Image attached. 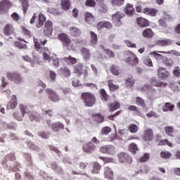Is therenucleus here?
Wrapping results in <instances>:
<instances>
[{
    "label": "nucleus",
    "instance_id": "obj_1",
    "mask_svg": "<svg viewBox=\"0 0 180 180\" xmlns=\"http://www.w3.org/2000/svg\"><path fill=\"white\" fill-rule=\"evenodd\" d=\"M161 53L162 54H171L172 56H180V53L178 52L177 51H153L149 53V56H151L152 57H154L155 60L160 62L164 63L165 65L167 66H170L174 64V60L172 59L166 58L165 56L158 53Z\"/></svg>",
    "mask_w": 180,
    "mask_h": 180
},
{
    "label": "nucleus",
    "instance_id": "obj_2",
    "mask_svg": "<svg viewBox=\"0 0 180 180\" xmlns=\"http://www.w3.org/2000/svg\"><path fill=\"white\" fill-rule=\"evenodd\" d=\"M58 39L62 42L64 49L68 50L69 51L74 50V45L72 44V41H71L70 37H68L67 34H59Z\"/></svg>",
    "mask_w": 180,
    "mask_h": 180
},
{
    "label": "nucleus",
    "instance_id": "obj_3",
    "mask_svg": "<svg viewBox=\"0 0 180 180\" xmlns=\"http://www.w3.org/2000/svg\"><path fill=\"white\" fill-rule=\"evenodd\" d=\"M82 99L84 100L85 106H88L89 108L94 106L96 102V98L91 93H83L82 94Z\"/></svg>",
    "mask_w": 180,
    "mask_h": 180
},
{
    "label": "nucleus",
    "instance_id": "obj_4",
    "mask_svg": "<svg viewBox=\"0 0 180 180\" xmlns=\"http://www.w3.org/2000/svg\"><path fill=\"white\" fill-rule=\"evenodd\" d=\"M7 78L15 84H22L23 82V77L18 72H8Z\"/></svg>",
    "mask_w": 180,
    "mask_h": 180
},
{
    "label": "nucleus",
    "instance_id": "obj_5",
    "mask_svg": "<svg viewBox=\"0 0 180 180\" xmlns=\"http://www.w3.org/2000/svg\"><path fill=\"white\" fill-rule=\"evenodd\" d=\"M100 153L108 154V155H114V154H116V148L112 145L101 146L100 148Z\"/></svg>",
    "mask_w": 180,
    "mask_h": 180
},
{
    "label": "nucleus",
    "instance_id": "obj_6",
    "mask_svg": "<svg viewBox=\"0 0 180 180\" xmlns=\"http://www.w3.org/2000/svg\"><path fill=\"white\" fill-rule=\"evenodd\" d=\"M124 18V13L117 11L112 15V22L115 26H122V19Z\"/></svg>",
    "mask_w": 180,
    "mask_h": 180
},
{
    "label": "nucleus",
    "instance_id": "obj_7",
    "mask_svg": "<svg viewBox=\"0 0 180 180\" xmlns=\"http://www.w3.org/2000/svg\"><path fill=\"white\" fill-rule=\"evenodd\" d=\"M20 110L22 112V116L19 115V114L18 112H14L13 114V117H15V119H17V120H18L19 122H22V120H23V116H25V115H27V113H29V108H27V107H26L23 105H20Z\"/></svg>",
    "mask_w": 180,
    "mask_h": 180
},
{
    "label": "nucleus",
    "instance_id": "obj_8",
    "mask_svg": "<svg viewBox=\"0 0 180 180\" xmlns=\"http://www.w3.org/2000/svg\"><path fill=\"white\" fill-rule=\"evenodd\" d=\"M12 6V2L9 0H3L0 2V13L4 14Z\"/></svg>",
    "mask_w": 180,
    "mask_h": 180
},
{
    "label": "nucleus",
    "instance_id": "obj_9",
    "mask_svg": "<svg viewBox=\"0 0 180 180\" xmlns=\"http://www.w3.org/2000/svg\"><path fill=\"white\" fill-rule=\"evenodd\" d=\"M126 63L130 65H137L139 64V58L133 52H129V56L125 59Z\"/></svg>",
    "mask_w": 180,
    "mask_h": 180
},
{
    "label": "nucleus",
    "instance_id": "obj_10",
    "mask_svg": "<svg viewBox=\"0 0 180 180\" xmlns=\"http://www.w3.org/2000/svg\"><path fill=\"white\" fill-rule=\"evenodd\" d=\"M46 93L49 96L50 101L52 102H60V96L56 94V91H53L51 89H47L46 90Z\"/></svg>",
    "mask_w": 180,
    "mask_h": 180
},
{
    "label": "nucleus",
    "instance_id": "obj_11",
    "mask_svg": "<svg viewBox=\"0 0 180 180\" xmlns=\"http://www.w3.org/2000/svg\"><path fill=\"white\" fill-rule=\"evenodd\" d=\"M44 34L45 36L50 37L53 34V22L47 21L44 27Z\"/></svg>",
    "mask_w": 180,
    "mask_h": 180
},
{
    "label": "nucleus",
    "instance_id": "obj_12",
    "mask_svg": "<svg viewBox=\"0 0 180 180\" xmlns=\"http://www.w3.org/2000/svg\"><path fill=\"white\" fill-rule=\"evenodd\" d=\"M83 150L84 153L91 154V153H94L96 150V146L92 143V142H88L83 145Z\"/></svg>",
    "mask_w": 180,
    "mask_h": 180
},
{
    "label": "nucleus",
    "instance_id": "obj_13",
    "mask_svg": "<svg viewBox=\"0 0 180 180\" xmlns=\"http://www.w3.org/2000/svg\"><path fill=\"white\" fill-rule=\"evenodd\" d=\"M96 27L98 30H102V29H107L108 30H110L112 29V23L109 21H101L97 23Z\"/></svg>",
    "mask_w": 180,
    "mask_h": 180
},
{
    "label": "nucleus",
    "instance_id": "obj_14",
    "mask_svg": "<svg viewBox=\"0 0 180 180\" xmlns=\"http://www.w3.org/2000/svg\"><path fill=\"white\" fill-rule=\"evenodd\" d=\"M158 75L160 79H167L169 77V72L164 68H160L158 70Z\"/></svg>",
    "mask_w": 180,
    "mask_h": 180
},
{
    "label": "nucleus",
    "instance_id": "obj_15",
    "mask_svg": "<svg viewBox=\"0 0 180 180\" xmlns=\"http://www.w3.org/2000/svg\"><path fill=\"white\" fill-rule=\"evenodd\" d=\"M124 12L125 14H127V16H129V18L133 17L134 13H136V11H134V8L133 7V5L130 4H127L124 8Z\"/></svg>",
    "mask_w": 180,
    "mask_h": 180
},
{
    "label": "nucleus",
    "instance_id": "obj_16",
    "mask_svg": "<svg viewBox=\"0 0 180 180\" xmlns=\"http://www.w3.org/2000/svg\"><path fill=\"white\" fill-rule=\"evenodd\" d=\"M120 162H127L128 164H131V157H130L127 153H121L118 155Z\"/></svg>",
    "mask_w": 180,
    "mask_h": 180
},
{
    "label": "nucleus",
    "instance_id": "obj_17",
    "mask_svg": "<svg viewBox=\"0 0 180 180\" xmlns=\"http://www.w3.org/2000/svg\"><path fill=\"white\" fill-rule=\"evenodd\" d=\"M84 16L86 23H88V25H94V23H95L96 19L95 18V15H93L92 13L86 12L85 13Z\"/></svg>",
    "mask_w": 180,
    "mask_h": 180
},
{
    "label": "nucleus",
    "instance_id": "obj_18",
    "mask_svg": "<svg viewBox=\"0 0 180 180\" xmlns=\"http://www.w3.org/2000/svg\"><path fill=\"white\" fill-rule=\"evenodd\" d=\"M42 53V58L44 61H51V53H50V50L49 49L45 48L42 49L41 51Z\"/></svg>",
    "mask_w": 180,
    "mask_h": 180
},
{
    "label": "nucleus",
    "instance_id": "obj_19",
    "mask_svg": "<svg viewBox=\"0 0 180 180\" xmlns=\"http://www.w3.org/2000/svg\"><path fill=\"white\" fill-rule=\"evenodd\" d=\"M34 42L35 48L37 49V51H42L43 49H46V48L41 47V44L42 46H44L47 43V40H44L43 41H41L36 38H34Z\"/></svg>",
    "mask_w": 180,
    "mask_h": 180
},
{
    "label": "nucleus",
    "instance_id": "obj_20",
    "mask_svg": "<svg viewBox=\"0 0 180 180\" xmlns=\"http://www.w3.org/2000/svg\"><path fill=\"white\" fill-rule=\"evenodd\" d=\"M69 33L73 37H79L81 36V30L77 27H69Z\"/></svg>",
    "mask_w": 180,
    "mask_h": 180
},
{
    "label": "nucleus",
    "instance_id": "obj_21",
    "mask_svg": "<svg viewBox=\"0 0 180 180\" xmlns=\"http://www.w3.org/2000/svg\"><path fill=\"white\" fill-rule=\"evenodd\" d=\"M143 139L147 143L153 140V130L150 129L145 130Z\"/></svg>",
    "mask_w": 180,
    "mask_h": 180
},
{
    "label": "nucleus",
    "instance_id": "obj_22",
    "mask_svg": "<svg viewBox=\"0 0 180 180\" xmlns=\"http://www.w3.org/2000/svg\"><path fill=\"white\" fill-rule=\"evenodd\" d=\"M104 176L106 179H113V170L109 167H104Z\"/></svg>",
    "mask_w": 180,
    "mask_h": 180
},
{
    "label": "nucleus",
    "instance_id": "obj_23",
    "mask_svg": "<svg viewBox=\"0 0 180 180\" xmlns=\"http://www.w3.org/2000/svg\"><path fill=\"white\" fill-rule=\"evenodd\" d=\"M74 71L76 74H84V77H86L88 75V70L84 71L82 63H79L77 65H75Z\"/></svg>",
    "mask_w": 180,
    "mask_h": 180
},
{
    "label": "nucleus",
    "instance_id": "obj_24",
    "mask_svg": "<svg viewBox=\"0 0 180 180\" xmlns=\"http://www.w3.org/2000/svg\"><path fill=\"white\" fill-rule=\"evenodd\" d=\"M14 30L13 25L7 24L4 28V33L6 36H11V34H13Z\"/></svg>",
    "mask_w": 180,
    "mask_h": 180
},
{
    "label": "nucleus",
    "instance_id": "obj_25",
    "mask_svg": "<svg viewBox=\"0 0 180 180\" xmlns=\"http://www.w3.org/2000/svg\"><path fill=\"white\" fill-rule=\"evenodd\" d=\"M176 131L172 126L165 127V133L166 136H168V137H174V136H175Z\"/></svg>",
    "mask_w": 180,
    "mask_h": 180
},
{
    "label": "nucleus",
    "instance_id": "obj_26",
    "mask_svg": "<svg viewBox=\"0 0 180 180\" xmlns=\"http://www.w3.org/2000/svg\"><path fill=\"white\" fill-rule=\"evenodd\" d=\"M137 24L139 27H147L150 25V22L143 17H140L137 19Z\"/></svg>",
    "mask_w": 180,
    "mask_h": 180
},
{
    "label": "nucleus",
    "instance_id": "obj_27",
    "mask_svg": "<svg viewBox=\"0 0 180 180\" xmlns=\"http://www.w3.org/2000/svg\"><path fill=\"white\" fill-rule=\"evenodd\" d=\"M150 85L152 86H158L160 88L167 86V84L162 82L161 81H160L155 78H153L150 80Z\"/></svg>",
    "mask_w": 180,
    "mask_h": 180
},
{
    "label": "nucleus",
    "instance_id": "obj_28",
    "mask_svg": "<svg viewBox=\"0 0 180 180\" xmlns=\"http://www.w3.org/2000/svg\"><path fill=\"white\" fill-rule=\"evenodd\" d=\"M60 60H62V61H65V63H67L68 64V65H74V64L77 63V58H75L71 56L63 58Z\"/></svg>",
    "mask_w": 180,
    "mask_h": 180
},
{
    "label": "nucleus",
    "instance_id": "obj_29",
    "mask_svg": "<svg viewBox=\"0 0 180 180\" xmlns=\"http://www.w3.org/2000/svg\"><path fill=\"white\" fill-rule=\"evenodd\" d=\"M81 53L84 60H85L86 61H88V60L91 58V52L88 49L82 48L81 49Z\"/></svg>",
    "mask_w": 180,
    "mask_h": 180
},
{
    "label": "nucleus",
    "instance_id": "obj_30",
    "mask_svg": "<svg viewBox=\"0 0 180 180\" xmlns=\"http://www.w3.org/2000/svg\"><path fill=\"white\" fill-rule=\"evenodd\" d=\"M143 13H146V15H149V16H155V15L158 13V11L155 8H146L143 10Z\"/></svg>",
    "mask_w": 180,
    "mask_h": 180
},
{
    "label": "nucleus",
    "instance_id": "obj_31",
    "mask_svg": "<svg viewBox=\"0 0 180 180\" xmlns=\"http://www.w3.org/2000/svg\"><path fill=\"white\" fill-rule=\"evenodd\" d=\"M53 131H60L64 129V124L61 122H55L51 124Z\"/></svg>",
    "mask_w": 180,
    "mask_h": 180
},
{
    "label": "nucleus",
    "instance_id": "obj_32",
    "mask_svg": "<svg viewBox=\"0 0 180 180\" xmlns=\"http://www.w3.org/2000/svg\"><path fill=\"white\" fill-rule=\"evenodd\" d=\"M159 146H167L170 148H174V143L170 141L169 140L165 139H162L159 141L158 143Z\"/></svg>",
    "mask_w": 180,
    "mask_h": 180
},
{
    "label": "nucleus",
    "instance_id": "obj_33",
    "mask_svg": "<svg viewBox=\"0 0 180 180\" xmlns=\"http://www.w3.org/2000/svg\"><path fill=\"white\" fill-rule=\"evenodd\" d=\"M18 105V101L16 100V96H13L11 101L7 105V109H15Z\"/></svg>",
    "mask_w": 180,
    "mask_h": 180
},
{
    "label": "nucleus",
    "instance_id": "obj_34",
    "mask_svg": "<svg viewBox=\"0 0 180 180\" xmlns=\"http://www.w3.org/2000/svg\"><path fill=\"white\" fill-rule=\"evenodd\" d=\"M101 166L99 163L94 162L92 165V168L91 170V174H99L101 171Z\"/></svg>",
    "mask_w": 180,
    "mask_h": 180
},
{
    "label": "nucleus",
    "instance_id": "obj_35",
    "mask_svg": "<svg viewBox=\"0 0 180 180\" xmlns=\"http://www.w3.org/2000/svg\"><path fill=\"white\" fill-rule=\"evenodd\" d=\"M174 108H175V105H173L171 103H166L162 106V110L163 112H172L174 110Z\"/></svg>",
    "mask_w": 180,
    "mask_h": 180
},
{
    "label": "nucleus",
    "instance_id": "obj_36",
    "mask_svg": "<svg viewBox=\"0 0 180 180\" xmlns=\"http://www.w3.org/2000/svg\"><path fill=\"white\" fill-rule=\"evenodd\" d=\"M60 6L63 11H69L71 8V3H70V0H61Z\"/></svg>",
    "mask_w": 180,
    "mask_h": 180
},
{
    "label": "nucleus",
    "instance_id": "obj_37",
    "mask_svg": "<svg viewBox=\"0 0 180 180\" xmlns=\"http://www.w3.org/2000/svg\"><path fill=\"white\" fill-rule=\"evenodd\" d=\"M90 43L91 46H96L98 44V35L94 32H90Z\"/></svg>",
    "mask_w": 180,
    "mask_h": 180
},
{
    "label": "nucleus",
    "instance_id": "obj_38",
    "mask_svg": "<svg viewBox=\"0 0 180 180\" xmlns=\"http://www.w3.org/2000/svg\"><path fill=\"white\" fill-rule=\"evenodd\" d=\"M101 50H103L104 53L110 57V58H113L115 57V52L109 49L105 48L104 46H100Z\"/></svg>",
    "mask_w": 180,
    "mask_h": 180
},
{
    "label": "nucleus",
    "instance_id": "obj_39",
    "mask_svg": "<svg viewBox=\"0 0 180 180\" xmlns=\"http://www.w3.org/2000/svg\"><path fill=\"white\" fill-rule=\"evenodd\" d=\"M143 37L147 39H151L154 36V32L150 28H146L142 32Z\"/></svg>",
    "mask_w": 180,
    "mask_h": 180
},
{
    "label": "nucleus",
    "instance_id": "obj_40",
    "mask_svg": "<svg viewBox=\"0 0 180 180\" xmlns=\"http://www.w3.org/2000/svg\"><path fill=\"white\" fill-rule=\"evenodd\" d=\"M32 57L34 59H31V61H30L31 66L34 68L36 67L37 64H40L41 63V60H40V58L37 56H35L34 54L32 53Z\"/></svg>",
    "mask_w": 180,
    "mask_h": 180
},
{
    "label": "nucleus",
    "instance_id": "obj_41",
    "mask_svg": "<svg viewBox=\"0 0 180 180\" xmlns=\"http://www.w3.org/2000/svg\"><path fill=\"white\" fill-rule=\"evenodd\" d=\"M39 22L37 25V27L40 28L44 25V22H46V16L44 15L43 13H39Z\"/></svg>",
    "mask_w": 180,
    "mask_h": 180
},
{
    "label": "nucleus",
    "instance_id": "obj_42",
    "mask_svg": "<svg viewBox=\"0 0 180 180\" xmlns=\"http://www.w3.org/2000/svg\"><path fill=\"white\" fill-rule=\"evenodd\" d=\"M158 46H171L172 44V40L171 39H160L157 41Z\"/></svg>",
    "mask_w": 180,
    "mask_h": 180
},
{
    "label": "nucleus",
    "instance_id": "obj_43",
    "mask_svg": "<svg viewBox=\"0 0 180 180\" xmlns=\"http://www.w3.org/2000/svg\"><path fill=\"white\" fill-rule=\"evenodd\" d=\"M108 108H109L110 112H115V110H117V109H120V103H119L118 102L112 103L108 106Z\"/></svg>",
    "mask_w": 180,
    "mask_h": 180
},
{
    "label": "nucleus",
    "instance_id": "obj_44",
    "mask_svg": "<svg viewBox=\"0 0 180 180\" xmlns=\"http://www.w3.org/2000/svg\"><path fill=\"white\" fill-rule=\"evenodd\" d=\"M93 118L97 122V123H102L105 120V117L101 114L95 113L93 115Z\"/></svg>",
    "mask_w": 180,
    "mask_h": 180
},
{
    "label": "nucleus",
    "instance_id": "obj_45",
    "mask_svg": "<svg viewBox=\"0 0 180 180\" xmlns=\"http://www.w3.org/2000/svg\"><path fill=\"white\" fill-rule=\"evenodd\" d=\"M60 72L63 77L65 78L70 77L71 75V71L68 68H63L60 69Z\"/></svg>",
    "mask_w": 180,
    "mask_h": 180
},
{
    "label": "nucleus",
    "instance_id": "obj_46",
    "mask_svg": "<svg viewBox=\"0 0 180 180\" xmlns=\"http://www.w3.org/2000/svg\"><path fill=\"white\" fill-rule=\"evenodd\" d=\"M20 1L22 4L23 12L24 13H26V12H27V9L29 8V0H20Z\"/></svg>",
    "mask_w": 180,
    "mask_h": 180
},
{
    "label": "nucleus",
    "instance_id": "obj_47",
    "mask_svg": "<svg viewBox=\"0 0 180 180\" xmlns=\"http://www.w3.org/2000/svg\"><path fill=\"white\" fill-rule=\"evenodd\" d=\"M143 63L145 64V65H147V67H153V61L148 56H145L143 58Z\"/></svg>",
    "mask_w": 180,
    "mask_h": 180
},
{
    "label": "nucleus",
    "instance_id": "obj_48",
    "mask_svg": "<svg viewBox=\"0 0 180 180\" xmlns=\"http://www.w3.org/2000/svg\"><path fill=\"white\" fill-rule=\"evenodd\" d=\"M129 150L130 153H132L133 154H136L137 151H139V147H137V145L134 143H132L129 146Z\"/></svg>",
    "mask_w": 180,
    "mask_h": 180
},
{
    "label": "nucleus",
    "instance_id": "obj_49",
    "mask_svg": "<svg viewBox=\"0 0 180 180\" xmlns=\"http://www.w3.org/2000/svg\"><path fill=\"white\" fill-rule=\"evenodd\" d=\"M49 12L54 15L55 16H60V15H63V11L58 9V8H50Z\"/></svg>",
    "mask_w": 180,
    "mask_h": 180
},
{
    "label": "nucleus",
    "instance_id": "obj_50",
    "mask_svg": "<svg viewBox=\"0 0 180 180\" xmlns=\"http://www.w3.org/2000/svg\"><path fill=\"white\" fill-rule=\"evenodd\" d=\"M110 72H112V74H113V75H120V70L119 69V67L117 66H115L112 65L110 68Z\"/></svg>",
    "mask_w": 180,
    "mask_h": 180
},
{
    "label": "nucleus",
    "instance_id": "obj_51",
    "mask_svg": "<svg viewBox=\"0 0 180 180\" xmlns=\"http://www.w3.org/2000/svg\"><path fill=\"white\" fill-rule=\"evenodd\" d=\"M108 84L110 91H116L119 89V85L113 84V80H109Z\"/></svg>",
    "mask_w": 180,
    "mask_h": 180
},
{
    "label": "nucleus",
    "instance_id": "obj_52",
    "mask_svg": "<svg viewBox=\"0 0 180 180\" xmlns=\"http://www.w3.org/2000/svg\"><path fill=\"white\" fill-rule=\"evenodd\" d=\"M172 155V154L169 151H162L160 153V157L164 160H168V158H169Z\"/></svg>",
    "mask_w": 180,
    "mask_h": 180
},
{
    "label": "nucleus",
    "instance_id": "obj_53",
    "mask_svg": "<svg viewBox=\"0 0 180 180\" xmlns=\"http://www.w3.org/2000/svg\"><path fill=\"white\" fill-rule=\"evenodd\" d=\"M51 60L54 67H58V65H60V61L56 55H52Z\"/></svg>",
    "mask_w": 180,
    "mask_h": 180
},
{
    "label": "nucleus",
    "instance_id": "obj_54",
    "mask_svg": "<svg viewBox=\"0 0 180 180\" xmlns=\"http://www.w3.org/2000/svg\"><path fill=\"white\" fill-rule=\"evenodd\" d=\"M136 102V105H138V106H141L143 109L146 108V103H144V100H143V98H141L140 97H137Z\"/></svg>",
    "mask_w": 180,
    "mask_h": 180
},
{
    "label": "nucleus",
    "instance_id": "obj_55",
    "mask_svg": "<svg viewBox=\"0 0 180 180\" xmlns=\"http://www.w3.org/2000/svg\"><path fill=\"white\" fill-rule=\"evenodd\" d=\"M84 5L90 8H94L96 5V2L94 0H86Z\"/></svg>",
    "mask_w": 180,
    "mask_h": 180
},
{
    "label": "nucleus",
    "instance_id": "obj_56",
    "mask_svg": "<svg viewBox=\"0 0 180 180\" xmlns=\"http://www.w3.org/2000/svg\"><path fill=\"white\" fill-rule=\"evenodd\" d=\"M111 2L114 6H122L124 4V0H112Z\"/></svg>",
    "mask_w": 180,
    "mask_h": 180
},
{
    "label": "nucleus",
    "instance_id": "obj_57",
    "mask_svg": "<svg viewBox=\"0 0 180 180\" xmlns=\"http://www.w3.org/2000/svg\"><path fill=\"white\" fill-rule=\"evenodd\" d=\"M129 130L131 133H137L139 131V127L136 124H130L129 126Z\"/></svg>",
    "mask_w": 180,
    "mask_h": 180
},
{
    "label": "nucleus",
    "instance_id": "obj_58",
    "mask_svg": "<svg viewBox=\"0 0 180 180\" xmlns=\"http://www.w3.org/2000/svg\"><path fill=\"white\" fill-rule=\"evenodd\" d=\"M150 160V153H145L143 156L140 158L139 161L140 162H147Z\"/></svg>",
    "mask_w": 180,
    "mask_h": 180
},
{
    "label": "nucleus",
    "instance_id": "obj_59",
    "mask_svg": "<svg viewBox=\"0 0 180 180\" xmlns=\"http://www.w3.org/2000/svg\"><path fill=\"white\" fill-rule=\"evenodd\" d=\"M101 94L102 101H108V99H109V96L106 94V91H105V89H101Z\"/></svg>",
    "mask_w": 180,
    "mask_h": 180
},
{
    "label": "nucleus",
    "instance_id": "obj_60",
    "mask_svg": "<svg viewBox=\"0 0 180 180\" xmlns=\"http://www.w3.org/2000/svg\"><path fill=\"white\" fill-rule=\"evenodd\" d=\"M15 47H18V49L26 50L27 49V46L26 44H20V42L14 43Z\"/></svg>",
    "mask_w": 180,
    "mask_h": 180
},
{
    "label": "nucleus",
    "instance_id": "obj_61",
    "mask_svg": "<svg viewBox=\"0 0 180 180\" xmlns=\"http://www.w3.org/2000/svg\"><path fill=\"white\" fill-rule=\"evenodd\" d=\"M112 131V129L109 127H105L101 129V134H108V133H110Z\"/></svg>",
    "mask_w": 180,
    "mask_h": 180
},
{
    "label": "nucleus",
    "instance_id": "obj_62",
    "mask_svg": "<svg viewBox=\"0 0 180 180\" xmlns=\"http://www.w3.org/2000/svg\"><path fill=\"white\" fill-rule=\"evenodd\" d=\"M125 85L127 86H132L134 85V79L133 77H130L126 80Z\"/></svg>",
    "mask_w": 180,
    "mask_h": 180
},
{
    "label": "nucleus",
    "instance_id": "obj_63",
    "mask_svg": "<svg viewBox=\"0 0 180 180\" xmlns=\"http://www.w3.org/2000/svg\"><path fill=\"white\" fill-rule=\"evenodd\" d=\"M105 164H109V162H116V160L110 158H101Z\"/></svg>",
    "mask_w": 180,
    "mask_h": 180
},
{
    "label": "nucleus",
    "instance_id": "obj_64",
    "mask_svg": "<svg viewBox=\"0 0 180 180\" xmlns=\"http://www.w3.org/2000/svg\"><path fill=\"white\" fill-rule=\"evenodd\" d=\"M173 74H174V77H180V68H179V67L176 66V67L174 68Z\"/></svg>",
    "mask_w": 180,
    "mask_h": 180
}]
</instances>
